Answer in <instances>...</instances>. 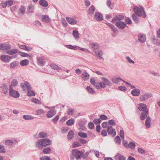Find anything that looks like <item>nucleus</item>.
Wrapping results in <instances>:
<instances>
[{
    "label": "nucleus",
    "mask_w": 160,
    "mask_h": 160,
    "mask_svg": "<svg viewBox=\"0 0 160 160\" xmlns=\"http://www.w3.org/2000/svg\"><path fill=\"white\" fill-rule=\"evenodd\" d=\"M134 11L135 14L132 15V17L136 23H138L139 22V19L136 15L139 17L142 16L144 18L146 17V15L143 8L141 7L139 8L137 6H135L134 8Z\"/></svg>",
    "instance_id": "obj_1"
},
{
    "label": "nucleus",
    "mask_w": 160,
    "mask_h": 160,
    "mask_svg": "<svg viewBox=\"0 0 160 160\" xmlns=\"http://www.w3.org/2000/svg\"><path fill=\"white\" fill-rule=\"evenodd\" d=\"M138 108L140 111H142L140 118L142 120H143L147 117L148 114V110L147 108L146 105L144 103L138 104Z\"/></svg>",
    "instance_id": "obj_2"
},
{
    "label": "nucleus",
    "mask_w": 160,
    "mask_h": 160,
    "mask_svg": "<svg viewBox=\"0 0 160 160\" xmlns=\"http://www.w3.org/2000/svg\"><path fill=\"white\" fill-rule=\"evenodd\" d=\"M51 141L49 139L44 138L40 139L36 142V147L38 148H42L46 146L50 145Z\"/></svg>",
    "instance_id": "obj_3"
},
{
    "label": "nucleus",
    "mask_w": 160,
    "mask_h": 160,
    "mask_svg": "<svg viewBox=\"0 0 160 160\" xmlns=\"http://www.w3.org/2000/svg\"><path fill=\"white\" fill-rule=\"evenodd\" d=\"M101 79L102 81L100 82L99 83V87H100V89L101 88H105L106 87V85L108 86L112 85V83L107 78L102 77V78Z\"/></svg>",
    "instance_id": "obj_4"
},
{
    "label": "nucleus",
    "mask_w": 160,
    "mask_h": 160,
    "mask_svg": "<svg viewBox=\"0 0 160 160\" xmlns=\"http://www.w3.org/2000/svg\"><path fill=\"white\" fill-rule=\"evenodd\" d=\"M152 97L151 93L149 92H143L141 94L139 99L142 101H145L150 98Z\"/></svg>",
    "instance_id": "obj_5"
},
{
    "label": "nucleus",
    "mask_w": 160,
    "mask_h": 160,
    "mask_svg": "<svg viewBox=\"0 0 160 160\" xmlns=\"http://www.w3.org/2000/svg\"><path fill=\"white\" fill-rule=\"evenodd\" d=\"M72 154L77 159L80 158L83 154V152L82 151H78L76 149H73L72 151Z\"/></svg>",
    "instance_id": "obj_6"
},
{
    "label": "nucleus",
    "mask_w": 160,
    "mask_h": 160,
    "mask_svg": "<svg viewBox=\"0 0 160 160\" xmlns=\"http://www.w3.org/2000/svg\"><path fill=\"white\" fill-rule=\"evenodd\" d=\"M9 90V94L10 96L15 98H18L20 96L19 93L16 90H14L13 88L10 87Z\"/></svg>",
    "instance_id": "obj_7"
},
{
    "label": "nucleus",
    "mask_w": 160,
    "mask_h": 160,
    "mask_svg": "<svg viewBox=\"0 0 160 160\" xmlns=\"http://www.w3.org/2000/svg\"><path fill=\"white\" fill-rule=\"evenodd\" d=\"M0 88L2 93L5 95H7L8 93V87L6 83H2L1 85Z\"/></svg>",
    "instance_id": "obj_8"
},
{
    "label": "nucleus",
    "mask_w": 160,
    "mask_h": 160,
    "mask_svg": "<svg viewBox=\"0 0 160 160\" xmlns=\"http://www.w3.org/2000/svg\"><path fill=\"white\" fill-rule=\"evenodd\" d=\"M13 58V57L12 56L2 55L1 56L0 59L2 61L6 63H8L9 62L11 59Z\"/></svg>",
    "instance_id": "obj_9"
},
{
    "label": "nucleus",
    "mask_w": 160,
    "mask_h": 160,
    "mask_svg": "<svg viewBox=\"0 0 160 160\" xmlns=\"http://www.w3.org/2000/svg\"><path fill=\"white\" fill-rule=\"evenodd\" d=\"M21 86L23 91L26 92V88L28 91L31 89V87L28 82L27 81L25 82L24 83H22L21 84Z\"/></svg>",
    "instance_id": "obj_10"
},
{
    "label": "nucleus",
    "mask_w": 160,
    "mask_h": 160,
    "mask_svg": "<svg viewBox=\"0 0 160 160\" xmlns=\"http://www.w3.org/2000/svg\"><path fill=\"white\" fill-rule=\"evenodd\" d=\"M106 24L111 28L113 32L114 33L112 35L113 37H114L116 36L118 33L117 29L111 23L107 22L106 23Z\"/></svg>",
    "instance_id": "obj_11"
},
{
    "label": "nucleus",
    "mask_w": 160,
    "mask_h": 160,
    "mask_svg": "<svg viewBox=\"0 0 160 160\" xmlns=\"http://www.w3.org/2000/svg\"><path fill=\"white\" fill-rule=\"evenodd\" d=\"M138 41L141 43H143L145 42L146 37L145 34L140 33L138 35Z\"/></svg>",
    "instance_id": "obj_12"
},
{
    "label": "nucleus",
    "mask_w": 160,
    "mask_h": 160,
    "mask_svg": "<svg viewBox=\"0 0 160 160\" xmlns=\"http://www.w3.org/2000/svg\"><path fill=\"white\" fill-rule=\"evenodd\" d=\"M99 45L97 43L94 42L91 43L89 45V47L91 49H93V52H95L99 50Z\"/></svg>",
    "instance_id": "obj_13"
},
{
    "label": "nucleus",
    "mask_w": 160,
    "mask_h": 160,
    "mask_svg": "<svg viewBox=\"0 0 160 160\" xmlns=\"http://www.w3.org/2000/svg\"><path fill=\"white\" fill-rule=\"evenodd\" d=\"M56 113V111L55 109H51L48 112L46 116L48 118H50L53 116Z\"/></svg>",
    "instance_id": "obj_14"
},
{
    "label": "nucleus",
    "mask_w": 160,
    "mask_h": 160,
    "mask_svg": "<svg viewBox=\"0 0 160 160\" xmlns=\"http://www.w3.org/2000/svg\"><path fill=\"white\" fill-rule=\"evenodd\" d=\"M116 25L120 29H124L127 26L126 24L122 21L117 22L116 23Z\"/></svg>",
    "instance_id": "obj_15"
},
{
    "label": "nucleus",
    "mask_w": 160,
    "mask_h": 160,
    "mask_svg": "<svg viewBox=\"0 0 160 160\" xmlns=\"http://www.w3.org/2000/svg\"><path fill=\"white\" fill-rule=\"evenodd\" d=\"M107 132L108 134H111L113 137L114 136L116 135V132L115 130L111 126L108 127Z\"/></svg>",
    "instance_id": "obj_16"
},
{
    "label": "nucleus",
    "mask_w": 160,
    "mask_h": 160,
    "mask_svg": "<svg viewBox=\"0 0 160 160\" xmlns=\"http://www.w3.org/2000/svg\"><path fill=\"white\" fill-rule=\"evenodd\" d=\"M124 16L122 15H118L112 20V22H115L118 20L120 21L123 19Z\"/></svg>",
    "instance_id": "obj_17"
},
{
    "label": "nucleus",
    "mask_w": 160,
    "mask_h": 160,
    "mask_svg": "<svg viewBox=\"0 0 160 160\" xmlns=\"http://www.w3.org/2000/svg\"><path fill=\"white\" fill-rule=\"evenodd\" d=\"M10 46L9 44L6 43L0 44V49L2 50H8L10 49Z\"/></svg>",
    "instance_id": "obj_18"
},
{
    "label": "nucleus",
    "mask_w": 160,
    "mask_h": 160,
    "mask_svg": "<svg viewBox=\"0 0 160 160\" xmlns=\"http://www.w3.org/2000/svg\"><path fill=\"white\" fill-rule=\"evenodd\" d=\"M66 19L69 23L71 25L75 24L77 22V21L76 19L72 18L67 17Z\"/></svg>",
    "instance_id": "obj_19"
},
{
    "label": "nucleus",
    "mask_w": 160,
    "mask_h": 160,
    "mask_svg": "<svg viewBox=\"0 0 160 160\" xmlns=\"http://www.w3.org/2000/svg\"><path fill=\"white\" fill-rule=\"evenodd\" d=\"M90 82L91 84L94 86L97 89H100V87H99L98 84L95 81V79L94 78H92L90 79Z\"/></svg>",
    "instance_id": "obj_20"
},
{
    "label": "nucleus",
    "mask_w": 160,
    "mask_h": 160,
    "mask_svg": "<svg viewBox=\"0 0 160 160\" xmlns=\"http://www.w3.org/2000/svg\"><path fill=\"white\" fill-rule=\"evenodd\" d=\"M37 61L38 64L41 66H43L45 63V60L42 57H38Z\"/></svg>",
    "instance_id": "obj_21"
},
{
    "label": "nucleus",
    "mask_w": 160,
    "mask_h": 160,
    "mask_svg": "<svg viewBox=\"0 0 160 160\" xmlns=\"http://www.w3.org/2000/svg\"><path fill=\"white\" fill-rule=\"evenodd\" d=\"M95 19L98 21H101L103 19V17L101 14L99 12H96L94 16Z\"/></svg>",
    "instance_id": "obj_22"
},
{
    "label": "nucleus",
    "mask_w": 160,
    "mask_h": 160,
    "mask_svg": "<svg viewBox=\"0 0 160 160\" xmlns=\"http://www.w3.org/2000/svg\"><path fill=\"white\" fill-rule=\"evenodd\" d=\"M94 53L96 56L98 57L99 59H103V58L102 57L103 52L101 50H99L95 52Z\"/></svg>",
    "instance_id": "obj_23"
},
{
    "label": "nucleus",
    "mask_w": 160,
    "mask_h": 160,
    "mask_svg": "<svg viewBox=\"0 0 160 160\" xmlns=\"http://www.w3.org/2000/svg\"><path fill=\"white\" fill-rule=\"evenodd\" d=\"M19 65V62L17 61H13L10 63L9 67L11 69L16 68Z\"/></svg>",
    "instance_id": "obj_24"
},
{
    "label": "nucleus",
    "mask_w": 160,
    "mask_h": 160,
    "mask_svg": "<svg viewBox=\"0 0 160 160\" xmlns=\"http://www.w3.org/2000/svg\"><path fill=\"white\" fill-rule=\"evenodd\" d=\"M41 19L43 22H49L51 21V20L49 16L46 15L42 16Z\"/></svg>",
    "instance_id": "obj_25"
},
{
    "label": "nucleus",
    "mask_w": 160,
    "mask_h": 160,
    "mask_svg": "<svg viewBox=\"0 0 160 160\" xmlns=\"http://www.w3.org/2000/svg\"><path fill=\"white\" fill-rule=\"evenodd\" d=\"M140 90L138 89L135 88L132 90L131 91V93L132 95L135 96H138L140 93Z\"/></svg>",
    "instance_id": "obj_26"
},
{
    "label": "nucleus",
    "mask_w": 160,
    "mask_h": 160,
    "mask_svg": "<svg viewBox=\"0 0 160 160\" xmlns=\"http://www.w3.org/2000/svg\"><path fill=\"white\" fill-rule=\"evenodd\" d=\"M112 81L113 83L117 84L120 81H122L125 82L121 78H113L112 79Z\"/></svg>",
    "instance_id": "obj_27"
},
{
    "label": "nucleus",
    "mask_w": 160,
    "mask_h": 160,
    "mask_svg": "<svg viewBox=\"0 0 160 160\" xmlns=\"http://www.w3.org/2000/svg\"><path fill=\"white\" fill-rule=\"evenodd\" d=\"M18 52L17 49H13L8 50L6 52V53L9 55H11L17 53Z\"/></svg>",
    "instance_id": "obj_28"
},
{
    "label": "nucleus",
    "mask_w": 160,
    "mask_h": 160,
    "mask_svg": "<svg viewBox=\"0 0 160 160\" xmlns=\"http://www.w3.org/2000/svg\"><path fill=\"white\" fill-rule=\"evenodd\" d=\"M39 3L41 6L44 7H46L48 5V2L45 0H40Z\"/></svg>",
    "instance_id": "obj_29"
},
{
    "label": "nucleus",
    "mask_w": 160,
    "mask_h": 160,
    "mask_svg": "<svg viewBox=\"0 0 160 160\" xmlns=\"http://www.w3.org/2000/svg\"><path fill=\"white\" fill-rule=\"evenodd\" d=\"M18 84V81L16 79H14L11 82V84L10 85L9 88H10V87L12 88H13V87H15Z\"/></svg>",
    "instance_id": "obj_30"
},
{
    "label": "nucleus",
    "mask_w": 160,
    "mask_h": 160,
    "mask_svg": "<svg viewBox=\"0 0 160 160\" xmlns=\"http://www.w3.org/2000/svg\"><path fill=\"white\" fill-rule=\"evenodd\" d=\"M115 157L118 158L117 160H125L126 159V158L124 155L119 153H117L116 154Z\"/></svg>",
    "instance_id": "obj_31"
},
{
    "label": "nucleus",
    "mask_w": 160,
    "mask_h": 160,
    "mask_svg": "<svg viewBox=\"0 0 160 160\" xmlns=\"http://www.w3.org/2000/svg\"><path fill=\"white\" fill-rule=\"evenodd\" d=\"M14 141L16 142H17V140L15 139L13 140H6L5 141V143L6 145L11 146L13 144L14 142Z\"/></svg>",
    "instance_id": "obj_32"
},
{
    "label": "nucleus",
    "mask_w": 160,
    "mask_h": 160,
    "mask_svg": "<svg viewBox=\"0 0 160 160\" xmlns=\"http://www.w3.org/2000/svg\"><path fill=\"white\" fill-rule=\"evenodd\" d=\"M89 75L87 72H84L82 73L81 77L84 80H88L89 78Z\"/></svg>",
    "instance_id": "obj_33"
},
{
    "label": "nucleus",
    "mask_w": 160,
    "mask_h": 160,
    "mask_svg": "<svg viewBox=\"0 0 160 160\" xmlns=\"http://www.w3.org/2000/svg\"><path fill=\"white\" fill-rule=\"evenodd\" d=\"M74 135V132L72 130H71L68 133L67 135V138L68 140H71L73 138Z\"/></svg>",
    "instance_id": "obj_34"
},
{
    "label": "nucleus",
    "mask_w": 160,
    "mask_h": 160,
    "mask_svg": "<svg viewBox=\"0 0 160 160\" xmlns=\"http://www.w3.org/2000/svg\"><path fill=\"white\" fill-rule=\"evenodd\" d=\"M25 9L26 8L24 6H22L19 9V14L21 15H23L25 13Z\"/></svg>",
    "instance_id": "obj_35"
},
{
    "label": "nucleus",
    "mask_w": 160,
    "mask_h": 160,
    "mask_svg": "<svg viewBox=\"0 0 160 160\" xmlns=\"http://www.w3.org/2000/svg\"><path fill=\"white\" fill-rule=\"evenodd\" d=\"M151 119L149 117H148L146 119L145 121V125L146 127L148 128H149L150 127V121Z\"/></svg>",
    "instance_id": "obj_36"
},
{
    "label": "nucleus",
    "mask_w": 160,
    "mask_h": 160,
    "mask_svg": "<svg viewBox=\"0 0 160 160\" xmlns=\"http://www.w3.org/2000/svg\"><path fill=\"white\" fill-rule=\"evenodd\" d=\"M86 89L88 92L91 94H93L95 93L94 90L91 87L88 86L86 87Z\"/></svg>",
    "instance_id": "obj_37"
},
{
    "label": "nucleus",
    "mask_w": 160,
    "mask_h": 160,
    "mask_svg": "<svg viewBox=\"0 0 160 160\" xmlns=\"http://www.w3.org/2000/svg\"><path fill=\"white\" fill-rule=\"evenodd\" d=\"M72 35L76 39H78L79 35L78 32L76 30H74L72 31Z\"/></svg>",
    "instance_id": "obj_38"
},
{
    "label": "nucleus",
    "mask_w": 160,
    "mask_h": 160,
    "mask_svg": "<svg viewBox=\"0 0 160 160\" xmlns=\"http://www.w3.org/2000/svg\"><path fill=\"white\" fill-rule=\"evenodd\" d=\"M74 122L75 121L74 119L72 118L68 120L66 122V123L67 125L71 126L73 125Z\"/></svg>",
    "instance_id": "obj_39"
},
{
    "label": "nucleus",
    "mask_w": 160,
    "mask_h": 160,
    "mask_svg": "<svg viewBox=\"0 0 160 160\" xmlns=\"http://www.w3.org/2000/svg\"><path fill=\"white\" fill-rule=\"evenodd\" d=\"M22 118L24 120H32L34 118L32 116L27 115H23Z\"/></svg>",
    "instance_id": "obj_40"
},
{
    "label": "nucleus",
    "mask_w": 160,
    "mask_h": 160,
    "mask_svg": "<svg viewBox=\"0 0 160 160\" xmlns=\"http://www.w3.org/2000/svg\"><path fill=\"white\" fill-rule=\"evenodd\" d=\"M95 10V8L93 6H91L88 9V14L90 15L93 14Z\"/></svg>",
    "instance_id": "obj_41"
},
{
    "label": "nucleus",
    "mask_w": 160,
    "mask_h": 160,
    "mask_svg": "<svg viewBox=\"0 0 160 160\" xmlns=\"http://www.w3.org/2000/svg\"><path fill=\"white\" fill-rule=\"evenodd\" d=\"M29 61L27 59L22 60L20 62V64L22 66L27 65Z\"/></svg>",
    "instance_id": "obj_42"
},
{
    "label": "nucleus",
    "mask_w": 160,
    "mask_h": 160,
    "mask_svg": "<svg viewBox=\"0 0 160 160\" xmlns=\"http://www.w3.org/2000/svg\"><path fill=\"white\" fill-rule=\"evenodd\" d=\"M115 142L118 145H119L121 144V141L120 138L118 136H117L115 138Z\"/></svg>",
    "instance_id": "obj_43"
},
{
    "label": "nucleus",
    "mask_w": 160,
    "mask_h": 160,
    "mask_svg": "<svg viewBox=\"0 0 160 160\" xmlns=\"http://www.w3.org/2000/svg\"><path fill=\"white\" fill-rule=\"evenodd\" d=\"M135 146L136 145L134 143L131 142L128 144L127 148H130L132 149H133L135 148Z\"/></svg>",
    "instance_id": "obj_44"
},
{
    "label": "nucleus",
    "mask_w": 160,
    "mask_h": 160,
    "mask_svg": "<svg viewBox=\"0 0 160 160\" xmlns=\"http://www.w3.org/2000/svg\"><path fill=\"white\" fill-rule=\"evenodd\" d=\"M51 151V148L49 147H47L45 148L43 150L42 152L44 154H48Z\"/></svg>",
    "instance_id": "obj_45"
},
{
    "label": "nucleus",
    "mask_w": 160,
    "mask_h": 160,
    "mask_svg": "<svg viewBox=\"0 0 160 160\" xmlns=\"http://www.w3.org/2000/svg\"><path fill=\"white\" fill-rule=\"evenodd\" d=\"M27 95L29 96H33L35 95V93L32 90L30 89L28 91Z\"/></svg>",
    "instance_id": "obj_46"
},
{
    "label": "nucleus",
    "mask_w": 160,
    "mask_h": 160,
    "mask_svg": "<svg viewBox=\"0 0 160 160\" xmlns=\"http://www.w3.org/2000/svg\"><path fill=\"white\" fill-rule=\"evenodd\" d=\"M47 136V134L43 132H39V137L40 138H42L46 137Z\"/></svg>",
    "instance_id": "obj_47"
},
{
    "label": "nucleus",
    "mask_w": 160,
    "mask_h": 160,
    "mask_svg": "<svg viewBox=\"0 0 160 160\" xmlns=\"http://www.w3.org/2000/svg\"><path fill=\"white\" fill-rule=\"evenodd\" d=\"M78 134L79 136L82 138H85L87 137V134L82 132H79Z\"/></svg>",
    "instance_id": "obj_48"
},
{
    "label": "nucleus",
    "mask_w": 160,
    "mask_h": 160,
    "mask_svg": "<svg viewBox=\"0 0 160 160\" xmlns=\"http://www.w3.org/2000/svg\"><path fill=\"white\" fill-rule=\"evenodd\" d=\"M44 113V111L41 109L38 110L36 111V114L39 115L43 114Z\"/></svg>",
    "instance_id": "obj_49"
},
{
    "label": "nucleus",
    "mask_w": 160,
    "mask_h": 160,
    "mask_svg": "<svg viewBox=\"0 0 160 160\" xmlns=\"http://www.w3.org/2000/svg\"><path fill=\"white\" fill-rule=\"evenodd\" d=\"M28 9L29 10V12L30 13H32L33 12V10L34 9V6L33 5L31 4L28 6Z\"/></svg>",
    "instance_id": "obj_50"
},
{
    "label": "nucleus",
    "mask_w": 160,
    "mask_h": 160,
    "mask_svg": "<svg viewBox=\"0 0 160 160\" xmlns=\"http://www.w3.org/2000/svg\"><path fill=\"white\" fill-rule=\"evenodd\" d=\"M74 112V110L72 108H70L67 110V112L68 115H72Z\"/></svg>",
    "instance_id": "obj_51"
},
{
    "label": "nucleus",
    "mask_w": 160,
    "mask_h": 160,
    "mask_svg": "<svg viewBox=\"0 0 160 160\" xmlns=\"http://www.w3.org/2000/svg\"><path fill=\"white\" fill-rule=\"evenodd\" d=\"M108 123L110 125L112 126H115L116 125V123L115 121L113 119L109 120Z\"/></svg>",
    "instance_id": "obj_52"
},
{
    "label": "nucleus",
    "mask_w": 160,
    "mask_h": 160,
    "mask_svg": "<svg viewBox=\"0 0 160 160\" xmlns=\"http://www.w3.org/2000/svg\"><path fill=\"white\" fill-rule=\"evenodd\" d=\"M65 46L68 48L73 50H76L77 48V47L71 45H66Z\"/></svg>",
    "instance_id": "obj_53"
},
{
    "label": "nucleus",
    "mask_w": 160,
    "mask_h": 160,
    "mask_svg": "<svg viewBox=\"0 0 160 160\" xmlns=\"http://www.w3.org/2000/svg\"><path fill=\"white\" fill-rule=\"evenodd\" d=\"M93 122L96 124L100 123L101 122V120L99 118H95L93 120Z\"/></svg>",
    "instance_id": "obj_54"
},
{
    "label": "nucleus",
    "mask_w": 160,
    "mask_h": 160,
    "mask_svg": "<svg viewBox=\"0 0 160 160\" xmlns=\"http://www.w3.org/2000/svg\"><path fill=\"white\" fill-rule=\"evenodd\" d=\"M32 102L36 104H41V101L38 99L36 98H33L32 100Z\"/></svg>",
    "instance_id": "obj_55"
},
{
    "label": "nucleus",
    "mask_w": 160,
    "mask_h": 160,
    "mask_svg": "<svg viewBox=\"0 0 160 160\" xmlns=\"http://www.w3.org/2000/svg\"><path fill=\"white\" fill-rule=\"evenodd\" d=\"M50 66L52 68L55 70H58L59 68L58 66L55 64H51Z\"/></svg>",
    "instance_id": "obj_56"
},
{
    "label": "nucleus",
    "mask_w": 160,
    "mask_h": 160,
    "mask_svg": "<svg viewBox=\"0 0 160 160\" xmlns=\"http://www.w3.org/2000/svg\"><path fill=\"white\" fill-rule=\"evenodd\" d=\"M6 152L5 148L1 145H0V153H4Z\"/></svg>",
    "instance_id": "obj_57"
},
{
    "label": "nucleus",
    "mask_w": 160,
    "mask_h": 160,
    "mask_svg": "<svg viewBox=\"0 0 160 160\" xmlns=\"http://www.w3.org/2000/svg\"><path fill=\"white\" fill-rule=\"evenodd\" d=\"M126 58L127 61L130 63L134 64L135 63L132 60L131 58L128 56H127Z\"/></svg>",
    "instance_id": "obj_58"
},
{
    "label": "nucleus",
    "mask_w": 160,
    "mask_h": 160,
    "mask_svg": "<svg viewBox=\"0 0 160 160\" xmlns=\"http://www.w3.org/2000/svg\"><path fill=\"white\" fill-rule=\"evenodd\" d=\"M150 74L155 76H158V77H160V74L158 73L157 72L154 71H151L150 72Z\"/></svg>",
    "instance_id": "obj_59"
},
{
    "label": "nucleus",
    "mask_w": 160,
    "mask_h": 160,
    "mask_svg": "<svg viewBox=\"0 0 160 160\" xmlns=\"http://www.w3.org/2000/svg\"><path fill=\"white\" fill-rule=\"evenodd\" d=\"M62 24L64 27H66L67 26L68 23L67 22L64 18L62 19Z\"/></svg>",
    "instance_id": "obj_60"
},
{
    "label": "nucleus",
    "mask_w": 160,
    "mask_h": 160,
    "mask_svg": "<svg viewBox=\"0 0 160 160\" xmlns=\"http://www.w3.org/2000/svg\"><path fill=\"white\" fill-rule=\"evenodd\" d=\"M40 160H51L50 158L48 156H44L40 158Z\"/></svg>",
    "instance_id": "obj_61"
},
{
    "label": "nucleus",
    "mask_w": 160,
    "mask_h": 160,
    "mask_svg": "<svg viewBox=\"0 0 160 160\" xmlns=\"http://www.w3.org/2000/svg\"><path fill=\"white\" fill-rule=\"evenodd\" d=\"M7 6L10 7L13 4V2L12 0H8L6 1Z\"/></svg>",
    "instance_id": "obj_62"
},
{
    "label": "nucleus",
    "mask_w": 160,
    "mask_h": 160,
    "mask_svg": "<svg viewBox=\"0 0 160 160\" xmlns=\"http://www.w3.org/2000/svg\"><path fill=\"white\" fill-rule=\"evenodd\" d=\"M88 127L90 129H92L94 127V126L93 123L92 122H90L88 124Z\"/></svg>",
    "instance_id": "obj_63"
},
{
    "label": "nucleus",
    "mask_w": 160,
    "mask_h": 160,
    "mask_svg": "<svg viewBox=\"0 0 160 160\" xmlns=\"http://www.w3.org/2000/svg\"><path fill=\"white\" fill-rule=\"evenodd\" d=\"M80 146L81 144L79 143L78 142H76L72 144V147L73 148H75L77 147H79Z\"/></svg>",
    "instance_id": "obj_64"
}]
</instances>
